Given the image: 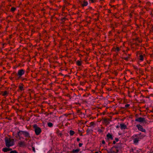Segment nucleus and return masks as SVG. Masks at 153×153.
Segmentation results:
<instances>
[{
	"label": "nucleus",
	"instance_id": "b1692460",
	"mask_svg": "<svg viewBox=\"0 0 153 153\" xmlns=\"http://www.w3.org/2000/svg\"><path fill=\"white\" fill-rule=\"evenodd\" d=\"M16 9L14 7H12L11 9V10L12 11H14Z\"/></svg>",
	"mask_w": 153,
	"mask_h": 153
},
{
	"label": "nucleus",
	"instance_id": "2eb2a0df",
	"mask_svg": "<svg viewBox=\"0 0 153 153\" xmlns=\"http://www.w3.org/2000/svg\"><path fill=\"white\" fill-rule=\"evenodd\" d=\"M8 93L7 91H5L3 92L2 95L4 96H7L8 95Z\"/></svg>",
	"mask_w": 153,
	"mask_h": 153
},
{
	"label": "nucleus",
	"instance_id": "39448f33",
	"mask_svg": "<svg viewBox=\"0 0 153 153\" xmlns=\"http://www.w3.org/2000/svg\"><path fill=\"white\" fill-rule=\"evenodd\" d=\"M136 121L140 123H146L145 119L143 117H140L136 118L135 120Z\"/></svg>",
	"mask_w": 153,
	"mask_h": 153
},
{
	"label": "nucleus",
	"instance_id": "7c9ffc66",
	"mask_svg": "<svg viewBox=\"0 0 153 153\" xmlns=\"http://www.w3.org/2000/svg\"><path fill=\"white\" fill-rule=\"evenodd\" d=\"M118 152V150L117 149L116 150V153L117 152Z\"/></svg>",
	"mask_w": 153,
	"mask_h": 153
},
{
	"label": "nucleus",
	"instance_id": "9d476101",
	"mask_svg": "<svg viewBox=\"0 0 153 153\" xmlns=\"http://www.w3.org/2000/svg\"><path fill=\"white\" fill-rule=\"evenodd\" d=\"M11 150H12L11 149L7 148H3L2 149V150L4 152H8L9 151H10Z\"/></svg>",
	"mask_w": 153,
	"mask_h": 153
},
{
	"label": "nucleus",
	"instance_id": "6ab92c4d",
	"mask_svg": "<svg viewBox=\"0 0 153 153\" xmlns=\"http://www.w3.org/2000/svg\"><path fill=\"white\" fill-rule=\"evenodd\" d=\"M48 126L49 127H52L53 126V124L51 123H48Z\"/></svg>",
	"mask_w": 153,
	"mask_h": 153
},
{
	"label": "nucleus",
	"instance_id": "0eeeda50",
	"mask_svg": "<svg viewBox=\"0 0 153 153\" xmlns=\"http://www.w3.org/2000/svg\"><path fill=\"white\" fill-rule=\"evenodd\" d=\"M120 128L121 129H125L127 128V126L125 124L122 123L120 124Z\"/></svg>",
	"mask_w": 153,
	"mask_h": 153
},
{
	"label": "nucleus",
	"instance_id": "9b49d317",
	"mask_svg": "<svg viewBox=\"0 0 153 153\" xmlns=\"http://www.w3.org/2000/svg\"><path fill=\"white\" fill-rule=\"evenodd\" d=\"M108 139H110L111 140L113 139V137L112 135L110 133H108L106 135Z\"/></svg>",
	"mask_w": 153,
	"mask_h": 153
},
{
	"label": "nucleus",
	"instance_id": "dca6fc26",
	"mask_svg": "<svg viewBox=\"0 0 153 153\" xmlns=\"http://www.w3.org/2000/svg\"><path fill=\"white\" fill-rule=\"evenodd\" d=\"M79 150L78 149L73 150V152L74 153H76L79 152Z\"/></svg>",
	"mask_w": 153,
	"mask_h": 153
},
{
	"label": "nucleus",
	"instance_id": "a211bd4d",
	"mask_svg": "<svg viewBox=\"0 0 153 153\" xmlns=\"http://www.w3.org/2000/svg\"><path fill=\"white\" fill-rule=\"evenodd\" d=\"M74 134V132L72 130H70V134L71 135H73Z\"/></svg>",
	"mask_w": 153,
	"mask_h": 153
},
{
	"label": "nucleus",
	"instance_id": "4468645a",
	"mask_svg": "<svg viewBox=\"0 0 153 153\" xmlns=\"http://www.w3.org/2000/svg\"><path fill=\"white\" fill-rule=\"evenodd\" d=\"M18 144L20 146H23L25 145V143L24 141H20L19 143Z\"/></svg>",
	"mask_w": 153,
	"mask_h": 153
},
{
	"label": "nucleus",
	"instance_id": "f3484780",
	"mask_svg": "<svg viewBox=\"0 0 153 153\" xmlns=\"http://www.w3.org/2000/svg\"><path fill=\"white\" fill-rule=\"evenodd\" d=\"M139 59L141 61H142L143 60V55H140Z\"/></svg>",
	"mask_w": 153,
	"mask_h": 153
},
{
	"label": "nucleus",
	"instance_id": "cd10ccee",
	"mask_svg": "<svg viewBox=\"0 0 153 153\" xmlns=\"http://www.w3.org/2000/svg\"><path fill=\"white\" fill-rule=\"evenodd\" d=\"M129 106V104H126V105H125V107H128Z\"/></svg>",
	"mask_w": 153,
	"mask_h": 153
},
{
	"label": "nucleus",
	"instance_id": "4be33fe9",
	"mask_svg": "<svg viewBox=\"0 0 153 153\" xmlns=\"http://www.w3.org/2000/svg\"><path fill=\"white\" fill-rule=\"evenodd\" d=\"M120 50V48L118 47H117L115 49V51H119Z\"/></svg>",
	"mask_w": 153,
	"mask_h": 153
},
{
	"label": "nucleus",
	"instance_id": "c756f323",
	"mask_svg": "<svg viewBox=\"0 0 153 153\" xmlns=\"http://www.w3.org/2000/svg\"><path fill=\"white\" fill-rule=\"evenodd\" d=\"M77 140L78 141H79V138H77Z\"/></svg>",
	"mask_w": 153,
	"mask_h": 153
},
{
	"label": "nucleus",
	"instance_id": "2f4dec72",
	"mask_svg": "<svg viewBox=\"0 0 153 153\" xmlns=\"http://www.w3.org/2000/svg\"><path fill=\"white\" fill-rule=\"evenodd\" d=\"M113 143H114V144H115V141H113Z\"/></svg>",
	"mask_w": 153,
	"mask_h": 153
},
{
	"label": "nucleus",
	"instance_id": "20e7f679",
	"mask_svg": "<svg viewBox=\"0 0 153 153\" xmlns=\"http://www.w3.org/2000/svg\"><path fill=\"white\" fill-rule=\"evenodd\" d=\"M25 71L23 69H21L18 71L17 75L19 76V77L20 78L24 74Z\"/></svg>",
	"mask_w": 153,
	"mask_h": 153
},
{
	"label": "nucleus",
	"instance_id": "a878e982",
	"mask_svg": "<svg viewBox=\"0 0 153 153\" xmlns=\"http://www.w3.org/2000/svg\"><path fill=\"white\" fill-rule=\"evenodd\" d=\"M102 144H105V142L104 140H103L102 142Z\"/></svg>",
	"mask_w": 153,
	"mask_h": 153
},
{
	"label": "nucleus",
	"instance_id": "1a4fd4ad",
	"mask_svg": "<svg viewBox=\"0 0 153 153\" xmlns=\"http://www.w3.org/2000/svg\"><path fill=\"white\" fill-rule=\"evenodd\" d=\"M81 3L82 4V5L83 7L86 6L88 4V2L85 0H83L82 2H81Z\"/></svg>",
	"mask_w": 153,
	"mask_h": 153
},
{
	"label": "nucleus",
	"instance_id": "423d86ee",
	"mask_svg": "<svg viewBox=\"0 0 153 153\" xmlns=\"http://www.w3.org/2000/svg\"><path fill=\"white\" fill-rule=\"evenodd\" d=\"M136 127L138 129L142 132H145L146 130L145 129L143 128V127L139 124H138L136 125Z\"/></svg>",
	"mask_w": 153,
	"mask_h": 153
},
{
	"label": "nucleus",
	"instance_id": "f257e3e1",
	"mask_svg": "<svg viewBox=\"0 0 153 153\" xmlns=\"http://www.w3.org/2000/svg\"><path fill=\"white\" fill-rule=\"evenodd\" d=\"M5 141L6 146L8 147L12 146L14 144V140L13 139L6 137L5 138Z\"/></svg>",
	"mask_w": 153,
	"mask_h": 153
},
{
	"label": "nucleus",
	"instance_id": "f03ea898",
	"mask_svg": "<svg viewBox=\"0 0 153 153\" xmlns=\"http://www.w3.org/2000/svg\"><path fill=\"white\" fill-rule=\"evenodd\" d=\"M133 142L135 144L138 143L139 141L144 137V136L141 135V134L134 135L133 136Z\"/></svg>",
	"mask_w": 153,
	"mask_h": 153
},
{
	"label": "nucleus",
	"instance_id": "6e6552de",
	"mask_svg": "<svg viewBox=\"0 0 153 153\" xmlns=\"http://www.w3.org/2000/svg\"><path fill=\"white\" fill-rule=\"evenodd\" d=\"M23 135H24L26 137H30V136L29 133L26 131H24L23 132Z\"/></svg>",
	"mask_w": 153,
	"mask_h": 153
},
{
	"label": "nucleus",
	"instance_id": "ddd939ff",
	"mask_svg": "<svg viewBox=\"0 0 153 153\" xmlns=\"http://www.w3.org/2000/svg\"><path fill=\"white\" fill-rule=\"evenodd\" d=\"M19 90L21 91L24 90L23 85L22 84L19 85Z\"/></svg>",
	"mask_w": 153,
	"mask_h": 153
},
{
	"label": "nucleus",
	"instance_id": "393cba45",
	"mask_svg": "<svg viewBox=\"0 0 153 153\" xmlns=\"http://www.w3.org/2000/svg\"><path fill=\"white\" fill-rule=\"evenodd\" d=\"M82 143H79V147H81V146H82Z\"/></svg>",
	"mask_w": 153,
	"mask_h": 153
},
{
	"label": "nucleus",
	"instance_id": "aec40b11",
	"mask_svg": "<svg viewBox=\"0 0 153 153\" xmlns=\"http://www.w3.org/2000/svg\"><path fill=\"white\" fill-rule=\"evenodd\" d=\"M76 63L77 65L78 66H80L81 65V62L79 61H78L76 62Z\"/></svg>",
	"mask_w": 153,
	"mask_h": 153
},
{
	"label": "nucleus",
	"instance_id": "412c9836",
	"mask_svg": "<svg viewBox=\"0 0 153 153\" xmlns=\"http://www.w3.org/2000/svg\"><path fill=\"white\" fill-rule=\"evenodd\" d=\"M108 153H116L114 151H113V150H110V151H109L108 152Z\"/></svg>",
	"mask_w": 153,
	"mask_h": 153
},
{
	"label": "nucleus",
	"instance_id": "c85d7f7f",
	"mask_svg": "<svg viewBox=\"0 0 153 153\" xmlns=\"http://www.w3.org/2000/svg\"><path fill=\"white\" fill-rule=\"evenodd\" d=\"M128 58V57H125L124 58V59L126 60H127Z\"/></svg>",
	"mask_w": 153,
	"mask_h": 153
},
{
	"label": "nucleus",
	"instance_id": "5701e85b",
	"mask_svg": "<svg viewBox=\"0 0 153 153\" xmlns=\"http://www.w3.org/2000/svg\"><path fill=\"white\" fill-rule=\"evenodd\" d=\"M89 1L90 3H94L95 1V0H89Z\"/></svg>",
	"mask_w": 153,
	"mask_h": 153
},
{
	"label": "nucleus",
	"instance_id": "7ed1b4c3",
	"mask_svg": "<svg viewBox=\"0 0 153 153\" xmlns=\"http://www.w3.org/2000/svg\"><path fill=\"white\" fill-rule=\"evenodd\" d=\"M33 127L36 134V135H39L41 131V128L38 127L36 125H34Z\"/></svg>",
	"mask_w": 153,
	"mask_h": 153
},
{
	"label": "nucleus",
	"instance_id": "473e14b6",
	"mask_svg": "<svg viewBox=\"0 0 153 153\" xmlns=\"http://www.w3.org/2000/svg\"><path fill=\"white\" fill-rule=\"evenodd\" d=\"M116 141H118V139H117V138L116 139Z\"/></svg>",
	"mask_w": 153,
	"mask_h": 153
},
{
	"label": "nucleus",
	"instance_id": "f8f14e48",
	"mask_svg": "<svg viewBox=\"0 0 153 153\" xmlns=\"http://www.w3.org/2000/svg\"><path fill=\"white\" fill-rule=\"evenodd\" d=\"M24 131H20L17 133L18 136L20 137L22 135H23Z\"/></svg>",
	"mask_w": 153,
	"mask_h": 153
},
{
	"label": "nucleus",
	"instance_id": "bb28decb",
	"mask_svg": "<svg viewBox=\"0 0 153 153\" xmlns=\"http://www.w3.org/2000/svg\"><path fill=\"white\" fill-rule=\"evenodd\" d=\"M32 149H33V150L34 152H35V149L34 148V147H32Z\"/></svg>",
	"mask_w": 153,
	"mask_h": 153
}]
</instances>
